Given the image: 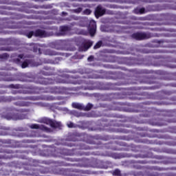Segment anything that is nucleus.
Listing matches in <instances>:
<instances>
[{
	"instance_id": "1",
	"label": "nucleus",
	"mask_w": 176,
	"mask_h": 176,
	"mask_svg": "<svg viewBox=\"0 0 176 176\" xmlns=\"http://www.w3.org/2000/svg\"><path fill=\"white\" fill-rule=\"evenodd\" d=\"M40 85H54V83H62L65 85H80V77L78 76H69L67 74L57 76L54 80L52 78H38Z\"/></svg>"
},
{
	"instance_id": "2",
	"label": "nucleus",
	"mask_w": 176,
	"mask_h": 176,
	"mask_svg": "<svg viewBox=\"0 0 176 176\" xmlns=\"http://www.w3.org/2000/svg\"><path fill=\"white\" fill-rule=\"evenodd\" d=\"M112 79H120V82L117 83H108L106 85V90H120L118 86H124L126 85H134L135 82H132L127 75L122 72H115L111 76Z\"/></svg>"
},
{
	"instance_id": "3",
	"label": "nucleus",
	"mask_w": 176,
	"mask_h": 176,
	"mask_svg": "<svg viewBox=\"0 0 176 176\" xmlns=\"http://www.w3.org/2000/svg\"><path fill=\"white\" fill-rule=\"evenodd\" d=\"M16 111V113H14V109L10 110L8 109L5 113H3L1 118L2 119H6V120H23L27 118V115L23 114L25 112H30V109H21Z\"/></svg>"
},
{
	"instance_id": "4",
	"label": "nucleus",
	"mask_w": 176,
	"mask_h": 176,
	"mask_svg": "<svg viewBox=\"0 0 176 176\" xmlns=\"http://www.w3.org/2000/svg\"><path fill=\"white\" fill-rule=\"evenodd\" d=\"M19 58L14 60L16 64L20 65L21 68H27L28 65H32L34 64V60L31 58H25L24 54H21L18 56Z\"/></svg>"
},
{
	"instance_id": "5",
	"label": "nucleus",
	"mask_w": 176,
	"mask_h": 176,
	"mask_svg": "<svg viewBox=\"0 0 176 176\" xmlns=\"http://www.w3.org/2000/svg\"><path fill=\"white\" fill-rule=\"evenodd\" d=\"M47 93L52 94H64L67 91V88L64 87H52L47 89Z\"/></svg>"
},
{
	"instance_id": "6",
	"label": "nucleus",
	"mask_w": 176,
	"mask_h": 176,
	"mask_svg": "<svg viewBox=\"0 0 176 176\" xmlns=\"http://www.w3.org/2000/svg\"><path fill=\"white\" fill-rule=\"evenodd\" d=\"M132 38L136 39V41H144V39L152 38V35H151V33L136 32L132 34Z\"/></svg>"
},
{
	"instance_id": "7",
	"label": "nucleus",
	"mask_w": 176,
	"mask_h": 176,
	"mask_svg": "<svg viewBox=\"0 0 176 176\" xmlns=\"http://www.w3.org/2000/svg\"><path fill=\"white\" fill-rule=\"evenodd\" d=\"M96 31H97V23L95 21H90L89 25V32L91 36H94L96 35Z\"/></svg>"
},
{
	"instance_id": "8",
	"label": "nucleus",
	"mask_w": 176,
	"mask_h": 176,
	"mask_svg": "<svg viewBox=\"0 0 176 176\" xmlns=\"http://www.w3.org/2000/svg\"><path fill=\"white\" fill-rule=\"evenodd\" d=\"M30 129H36V130H41L42 131H45L46 133H49L50 131V129L45 125H39L38 124H32L30 126Z\"/></svg>"
},
{
	"instance_id": "9",
	"label": "nucleus",
	"mask_w": 176,
	"mask_h": 176,
	"mask_svg": "<svg viewBox=\"0 0 176 176\" xmlns=\"http://www.w3.org/2000/svg\"><path fill=\"white\" fill-rule=\"evenodd\" d=\"M91 46H93V41H87L82 43V45L79 47V50L81 52H87V50L91 47Z\"/></svg>"
},
{
	"instance_id": "10",
	"label": "nucleus",
	"mask_w": 176,
	"mask_h": 176,
	"mask_svg": "<svg viewBox=\"0 0 176 176\" xmlns=\"http://www.w3.org/2000/svg\"><path fill=\"white\" fill-rule=\"evenodd\" d=\"M105 8H103L101 6H98L95 10V16L96 19H98V17L104 16V14H105Z\"/></svg>"
},
{
	"instance_id": "11",
	"label": "nucleus",
	"mask_w": 176,
	"mask_h": 176,
	"mask_svg": "<svg viewBox=\"0 0 176 176\" xmlns=\"http://www.w3.org/2000/svg\"><path fill=\"white\" fill-rule=\"evenodd\" d=\"M34 36L38 38H47V36H49V34L45 30L37 29L34 32Z\"/></svg>"
},
{
	"instance_id": "12",
	"label": "nucleus",
	"mask_w": 176,
	"mask_h": 176,
	"mask_svg": "<svg viewBox=\"0 0 176 176\" xmlns=\"http://www.w3.org/2000/svg\"><path fill=\"white\" fill-rule=\"evenodd\" d=\"M41 73L42 75H45V76H50V75H53V69L50 67L45 66L41 71Z\"/></svg>"
},
{
	"instance_id": "13",
	"label": "nucleus",
	"mask_w": 176,
	"mask_h": 176,
	"mask_svg": "<svg viewBox=\"0 0 176 176\" xmlns=\"http://www.w3.org/2000/svg\"><path fill=\"white\" fill-rule=\"evenodd\" d=\"M44 54H45V56H61V55H63V54H61L60 52H57L50 50V49L46 50L44 52Z\"/></svg>"
},
{
	"instance_id": "14",
	"label": "nucleus",
	"mask_w": 176,
	"mask_h": 176,
	"mask_svg": "<svg viewBox=\"0 0 176 176\" xmlns=\"http://www.w3.org/2000/svg\"><path fill=\"white\" fill-rule=\"evenodd\" d=\"M69 31H71V28H69V26L63 25L60 26L59 28V32L60 35H65V34H67V32H68Z\"/></svg>"
},
{
	"instance_id": "15",
	"label": "nucleus",
	"mask_w": 176,
	"mask_h": 176,
	"mask_svg": "<svg viewBox=\"0 0 176 176\" xmlns=\"http://www.w3.org/2000/svg\"><path fill=\"white\" fill-rule=\"evenodd\" d=\"M140 112H142L143 113L140 114V116H143V118H148L149 115H151V111H148L146 108H144V109H140Z\"/></svg>"
},
{
	"instance_id": "16",
	"label": "nucleus",
	"mask_w": 176,
	"mask_h": 176,
	"mask_svg": "<svg viewBox=\"0 0 176 176\" xmlns=\"http://www.w3.org/2000/svg\"><path fill=\"white\" fill-rule=\"evenodd\" d=\"M51 126L52 129H60L61 127V122L53 120Z\"/></svg>"
},
{
	"instance_id": "17",
	"label": "nucleus",
	"mask_w": 176,
	"mask_h": 176,
	"mask_svg": "<svg viewBox=\"0 0 176 176\" xmlns=\"http://www.w3.org/2000/svg\"><path fill=\"white\" fill-rule=\"evenodd\" d=\"M73 108H75L76 109H80V111L83 110L84 106L76 102L72 103Z\"/></svg>"
},
{
	"instance_id": "18",
	"label": "nucleus",
	"mask_w": 176,
	"mask_h": 176,
	"mask_svg": "<svg viewBox=\"0 0 176 176\" xmlns=\"http://www.w3.org/2000/svg\"><path fill=\"white\" fill-rule=\"evenodd\" d=\"M16 105H19V107H29L30 102H21L19 103H16Z\"/></svg>"
},
{
	"instance_id": "19",
	"label": "nucleus",
	"mask_w": 176,
	"mask_h": 176,
	"mask_svg": "<svg viewBox=\"0 0 176 176\" xmlns=\"http://www.w3.org/2000/svg\"><path fill=\"white\" fill-rule=\"evenodd\" d=\"M101 46H102V41H99L98 43H96V44L94 46V49L96 50L97 49H100V47H101Z\"/></svg>"
},
{
	"instance_id": "20",
	"label": "nucleus",
	"mask_w": 176,
	"mask_h": 176,
	"mask_svg": "<svg viewBox=\"0 0 176 176\" xmlns=\"http://www.w3.org/2000/svg\"><path fill=\"white\" fill-rule=\"evenodd\" d=\"M93 108V104L88 103L86 107L84 106L83 110L84 111H90Z\"/></svg>"
},
{
	"instance_id": "21",
	"label": "nucleus",
	"mask_w": 176,
	"mask_h": 176,
	"mask_svg": "<svg viewBox=\"0 0 176 176\" xmlns=\"http://www.w3.org/2000/svg\"><path fill=\"white\" fill-rule=\"evenodd\" d=\"M15 100H23L22 98H13L12 96H10L8 98H6V101H8V102H10V101H14Z\"/></svg>"
},
{
	"instance_id": "22",
	"label": "nucleus",
	"mask_w": 176,
	"mask_h": 176,
	"mask_svg": "<svg viewBox=\"0 0 176 176\" xmlns=\"http://www.w3.org/2000/svg\"><path fill=\"white\" fill-rule=\"evenodd\" d=\"M82 14H85V16H89V15L91 14V10H90L89 8L84 10L82 12Z\"/></svg>"
},
{
	"instance_id": "23",
	"label": "nucleus",
	"mask_w": 176,
	"mask_h": 176,
	"mask_svg": "<svg viewBox=\"0 0 176 176\" xmlns=\"http://www.w3.org/2000/svg\"><path fill=\"white\" fill-rule=\"evenodd\" d=\"M26 36H28L29 38H32V36H35V32L30 31V32L26 33Z\"/></svg>"
},
{
	"instance_id": "24",
	"label": "nucleus",
	"mask_w": 176,
	"mask_h": 176,
	"mask_svg": "<svg viewBox=\"0 0 176 176\" xmlns=\"http://www.w3.org/2000/svg\"><path fill=\"white\" fill-rule=\"evenodd\" d=\"M113 175L120 176L122 175V173L120 172V170L116 169L113 171Z\"/></svg>"
},
{
	"instance_id": "25",
	"label": "nucleus",
	"mask_w": 176,
	"mask_h": 176,
	"mask_svg": "<svg viewBox=\"0 0 176 176\" xmlns=\"http://www.w3.org/2000/svg\"><path fill=\"white\" fill-rule=\"evenodd\" d=\"M82 10H83V8L80 7L76 9H74L72 10V12H73V13H76L77 14H79V13H80L82 12Z\"/></svg>"
},
{
	"instance_id": "26",
	"label": "nucleus",
	"mask_w": 176,
	"mask_h": 176,
	"mask_svg": "<svg viewBox=\"0 0 176 176\" xmlns=\"http://www.w3.org/2000/svg\"><path fill=\"white\" fill-rule=\"evenodd\" d=\"M9 87H10L11 89H20L21 87V85L19 84H16V85L11 84L9 85Z\"/></svg>"
},
{
	"instance_id": "27",
	"label": "nucleus",
	"mask_w": 176,
	"mask_h": 176,
	"mask_svg": "<svg viewBox=\"0 0 176 176\" xmlns=\"http://www.w3.org/2000/svg\"><path fill=\"white\" fill-rule=\"evenodd\" d=\"M45 123L46 124H50V126H52V124H53V120H50L49 118H47V119L45 120Z\"/></svg>"
},
{
	"instance_id": "28",
	"label": "nucleus",
	"mask_w": 176,
	"mask_h": 176,
	"mask_svg": "<svg viewBox=\"0 0 176 176\" xmlns=\"http://www.w3.org/2000/svg\"><path fill=\"white\" fill-rule=\"evenodd\" d=\"M131 163H133V164H135V163H138L139 164H145L146 163V162L145 161H131Z\"/></svg>"
},
{
	"instance_id": "29",
	"label": "nucleus",
	"mask_w": 176,
	"mask_h": 176,
	"mask_svg": "<svg viewBox=\"0 0 176 176\" xmlns=\"http://www.w3.org/2000/svg\"><path fill=\"white\" fill-rule=\"evenodd\" d=\"M144 13H145V8H139V14H144Z\"/></svg>"
},
{
	"instance_id": "30",
	"label": "nucleus",
	"mask_w": 176,
	"mask_h": 176,
	"mask_svg": "<svg viewBox=\"0 0 176 176\" xmlns=\"http://www.w3.org/2000/svg\"><path fill=\"white\" fill-rule=\"evenodd\" d=\"M47 101H54L56 100V98L54 96H48L47 98Z\"/></svg>"
},
{
	"instance_id": "31",
	"label": "nucleus",
	"mask_w": 176,
	"mask_h": 176,
	"mask_svg": "<svg viewBox=\"0 0 176 176\" xmlns=\"http://www.w3.org/2000/svg\"><path fill=\"white\" fill-rule=\"evenodd\" d=\"M156 159H158L159 160H166V157L162 156V155H157L156 157Z\"/></svg>"
},
{
	"instance_id": "32",
	"label": "nucleus",
	"mask_w": 176,
	"mask_h": 176,
	"mask_svg": "<svg viewBox=\"0 0 176 176\" xmlns=\"http://www.w3.org/2000/svg\"><path fill=\"white\" fill-rule=\"evenodd\" d=\"M133 12L135 14H140V8H135L133 10Z\"/></svg>"
},
{
	"instance_id": "33",
	"label": "nucleus",
	"mask_w": 176,
	"mask_h": 176,
	"mask_svg": "<svg viewBox=\"0 0 176 176\" xmlns=\"http://www.w3.org/2000/svg\"><path fill=\"white\" fill-rule=\"evenodd\" d=\"M34 52H38V54H42V50H41V48H38V49H35V48H34Z\"/></svg>"
},
{
	"instance_id": "34",
	"label": "nucleus",
	"mask_w": 176,
	"mask_h": 176,
	"mask_svg": "<svg viewBox=\"0 0 176 176\" xmlns=\"http://www.w3.org/2000/svg\"><path fill=\"white\" fill-rule=\"evenodd\" d=\"M140 74H151V72L147 69H144L140 72Z\"/></svg>"
},
{
	"instance_id": "35",
	"label": "nucleus",
	"mask_w": 176,
	"mask_h": 176,
	"mask_svg": "<svg viewBox=\"0 0 176 176\" xmlns=\"http://www.w3.org/2000/svg\"><path fill=\"white\" fill-rule=\"evenodd\" d=\"M43 63H45V64H50V63H52V60H50V59H44Z\"/></svg>"
},
{
	"instance_id": "36",
	"label": "nucleus",
	"mask_w": 176,
	"mask_h": 176,
	"mask_svg": "<svg viewBox=\"0 0 176 176\" xmlns=\"http://www.w3.org/2000/svg\"><path fill=\"white\" fill-rule=\"evenodd\" d=\"M9 57V55L8 54H3L1 55V58H8Z\"/></svg>"
},
{
	"instance_id": "37",
	"label": "nucleus",
	"mask_w": 176,
	"mask_h": 176,
	"mask_svg": "<svg viewBox=\"0 0 176 176\" xmlns=\"http://www.w3.org/2000/svg\"><path fill=\"white\" fill-rule=\"evenodd\" d=\"M133 100H142V98L140 96V95H138V96H134Z\"/></svg>"
},
{
	"instance_id": "38",
	"label": "nucleus",
	"mask_w": 176,
	"mask_h": 176,
	"mask_svg": "<svg viewBox=\"0 0 176 176\" xmlns=\"http://www.w3.org/2000/svg\"><path fill=\"white\" fill-rule=\"evenodd\" d=\"M87 60L88 61H93V60H94V56H90L88 57Z\"/></svg>"
},
{
	"instance_id": "39",
	"label": "nucleus",
	"mask_w": 176,
	"mask_h": 176,
	"mask_svg": "<svg viewBox=\"0 0 176 176\" xmlns=\"http://www.w3.org/2000/svg\"><path fill=\"white\" fill-rule=\"evenodd\" d=\"M114 105L116 107L115 109L116 111H120V109L119 107H118V106L119 105V103H116V104H114Z\"/></svg>"
},
{
	"instance_id": "40",
	"label": "nucleus",
	"mask_w": 176,
	"mask_h": 176,
	"mask_svg": "<svg viewBox=\"0 0 176 176\" xmlns=\"http://www.w3.org/2000/svg\"><path fill=\"white\" fill-rule=\"evenodd\" d=\"M157 43L159 44L158 46H160V47L163 46V41H157Z\"/></svg>"
},
{
	"instance_id": "41",
	"label": "nucleus",
	"mask_w": 176,
	"mask_h": 176,
	"mask_svg": "<svg viewBox=\"0 0 176 176\" xmlns=\"http://www.w3.org/2000/svg\"><path fill=\"white\" fill-rule=\"evenodd\" d=\"M135 149L132 148L131 151H135V152H137V151H138V149H140V146H135Z\"/></svg>"
},
{
	"instance_id": "42",
	"label": "nucleus",
	"mask_w": 176,
	"mask_h": 176,
	"mask_svg": "<svg viewBox=\"0 0 176 176\" xmlns=\"http://www.w3.org/2000/svg\"><path fill=\"white\" fill-rule=\"evenodd\" d=\"M68 127H69V129H72V127H74V123L70 122V123L68 124Z\"/></svg>"
},
{
	"instance_id": "43",
	"label": "nucleus",
	"mask_w": 176,
	"mask_h": 176,
	"mask_svg": "<svg viewBox=\"0 0 176 176\" xmlns=\"http://www.w3.org/2000/svg\"><path fill=\"white\" fill-rule=\"evenodd\" d=\"M119 131L120 133H129V131H126L125 129H121Z\"/></svg>"
},
{
	"instance_id": "44",
	"label": "nucleus",
	"mask_w": 176,
	"mask_h": 176,
	"mask_svg": "<svg viewBox=\"0 0 176 176\" xmlns=\"http://www.w3.org/2000/svg\"><path fill=\"white\" fill-rule=\"evenodd\" d=\"M89 85H91V86H96V82H94L92 81H89Z\"/></svg>"
},
{
	"instance_id": "45",
	"label": "nucleus",
	"mask_w": 176,
	"mask_h": 176,
	"mask_svg": "<svg viewBox=\"0 0 176 176\" xmlns=\"http://www.w3.org/2000/svg\"><path fill=\"white\" fill-rule=\"evenodd\" d=\"M149 176H157V173H151Z\"/></svg>"
},
{
	"instance_id": "46",
	"label": "nucleus",
	"mask_w": 176,
	"mask_h": 176,
	"mask_svg": "<svg viewBox=\"0 0 176 176\" xmlns=\"http://www.w3.org/2000/svg\"><path fill=\"white\" fill-rule=\"evenodd\" d=\"M56 61H61L62 58L60 57L56 58Z\"/></svg>"
},
{
	"instance_id": "47",
	"label": "nucleus",
	"mask_w": 176,
	"mask_h": 176,
	"mask_svg": "<svg viewBox=\"0 0 176 176\" xmlns=\"http://www.w3.org/2000/svg\"><path fill=\"white\" fill-rule=\"evenodd\" d=\"M88 89H89V90H94V86L88 87Z\"/></svg>"
},
{
	"instance_id": "48",
	"label": "nucleus",
	"mask_w": 176,
	"mask_h": 176,
	"mask_svg": "<svg viewBox=\"0 0 176 176\" xmlns=\"http://www.w3.org/2000/svg\"><path fill=\"white\" fill-rule=\"evenodd\" d=\"M35 9H39L41 8H42L41 6H34Z\"/></svg>"
},
{
	"instance_id": "49",
	"label": "nucleus",
	"mask_w": 176,
	"mask_h": 176,
	"mask_svg": "<svg viewBox=\"0 0 176 176\" xmlns=\"http://www.w3.org/2000/svg\"><path fill=\"white\" fill-rule=\"evenodd\" d=\"M175 122H176V121L175 120H170L169 121V123H175Z\"/></svg>"
},
{
	"instance_id": "50",
	"label": "nucleus",
	"mask_w": 176,
	"mask_h": 176,
	"mask_svg": "<svg viewBox=\"0 0 176 176\" xmlns=\"http://www.w3.org/2000/svg\"><path fill=\"white\" fill-rule=\"evenodd\" d=\"M62 14H64L65 16H67V14H68V13L65 12H63Z\"/></svg>"
},
{
	"instance_id": "51",
	"label": "nucleus",
	"mask_w": 176,
	"mask_h": 176,
	"mask_svg": "<svg viewBox=\"0 0 176 176\" xmlns=\"http://www.w3.org/2000/svg\"><path fill=\"white\" fill-rule=\"evenodd\" d=\"M134 157H136V159H137L138 157H141V155H134Z\"/></svg>"
},
{
	"instance_id": "52",
	"label": "nucleus",
	"mask_w": 176,
	"mask_h": 176,
	"mask_svg": "<svg viewBox=\"0 0 176 176\" xmlns=\"http://www.w3.org/2000/svg\"><path fill=\"white\" fill-rule=\"evenodd\" d=\"M6 80H7V82H10V80H12V79L8 78V79H6Z\"/></svg>"
},
{
	"instance_id": "53",
	"label": "nucleus",
	"mask_w": 176,
	"mask_h": 176,
	"mask_svg": "<svg viewBox=\"0 0 176 176\" xmlns=\"http://www.w3.org/2000/svg\"><path fill=\"white\" fill-rule=\"evenodd\" d=\"M125 156H126V157H131V155H126Z\"/></svg>"
},
{
	"instance_id": "54",
	"label": "nucleus",
	"mask_w": 176,
	"mask_h": 176,
	"mask_svg": "<svg viewBox=\"0 0 176 176\" xmlns=\"http://www.w3.org/2000/svg\"><path fill=\"white\" fill-rule=\"evenodd\" d=\"M82 149H89L87 147H83Z\"/></svg>"
},
{
	"instance_id": "55",
	"label": "nucleus",
	"mask_w": 176,
	"mask_h": 176,
	"mask_svg": "<svg viewBox=\"0 0 176 176\" xmlns=\"http://www.w3.org/2000/svg\"><path fill=\"white\" fill-rule=\"evenodd\" d=\"M6 50L10 51V50L9 48L6 49Z\"/></svg>"
},
{
	"instance_id": "56",
	"label": "nucleus",
	"mask_w": 176,
	"mask_h": 176,
	"mask_svg": "<svg viewBox=\"0 0 176 176\" xmlns=\"http://www.w3.org/2000/svg\"><path fill=\"white\" fill-rule=\"evenodd\" d=\"M136 64H138V65H140V64H141V63H136Z\"/></svg>"
},
{
	"instance_id": "57",
	"label": "nucleus",
	"mask_w": 176,
	"mask_h": 176,
	"mask_svg": "<svg viewBox=\"0 0 176 176\" xmlns=\"http://www.w3.org/2000/svg\"><path fill=\"white\" fill-rule=\"evenodd\" d=\"M9 153H13V152L12 151H10Z\"/></svg>"
},
{
	"instance_id": "58",
	"label": "nucleus",
	"mask_w": 176,
	"mask_h": 176,
	"mask_svg": "<svg viewBox=\"0 0 176 176\" xmlns=\"http://www.w3.org/2000/svg\"><path fill=\"white\" fill-rule=\"evenodd\" d=\"M30 89H34V87H30Z\"/></svg>"
},
{
	"instance_id": "59",
	"label": "nucleus",
	"mask_w": 176,
	"mask_h": 176,
	"mask_svg": "<svg viewBox=\"0 0 176 176\" xmlns=\"http://www.w3.org/2000/svg\"><path fill=\"white\" fill-rule=\"evenodd\" d=\"M25 100H28V98H25Z\"/></svg>"
},
{
	"instance_id": "60",
	"label": "nucleus",
	"mask_w": 176,
	"mask_h": 176,
	"mask_svg": "<svg viewBox=\"0 0 176 176\" xmlns=\"http://www.w3.org/2000/svg\"><path fill=\"white\" fill-rule=\"evenodd\" d=\"M133 72H137L135 70H133Z\"/></svg>"
},
{
	"instance_id": "61",
	"label": "nucleus",
	"mask_w": 176,
	"mask_h": 176,
	"mask_svg": "<svg viewBox=\"0 0 176 176\" xmlns=\"http://www.w3.org/2000/svg\"><path fill=\"white\" fill-rule=\"evenodd\" d=\"M167 159H168V160H170V158H169V157H168Z\"/></svg>"
},
{
	"instance_id": "62",
	"label": "nucleus",
	"mask_w": 176,
	"mask_h": 176,
	"mask_svg": "<svg viewBox=\"0 0 176 176\" xmlns=\"http://www.w3.org/2000/svg\"><path fill=\"white\" fill-rule=\"evenodd\" d=\"M137 168H140V167H139V166H138V167H137Z\"/></svg>"
}]
</instances>
